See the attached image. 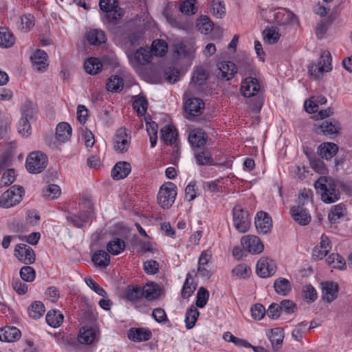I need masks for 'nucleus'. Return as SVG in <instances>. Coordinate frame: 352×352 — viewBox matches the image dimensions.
<instances>
[{
	"instance_id": "nucleus-36",
	"label": "nucleus",
	"mask_w": 352,
	"mask_h": 352,
	"mask_svg": "<svg viewBox=\"0 0 352 352\" xmlns=\"http://www.w3.org/2000/svg\"><path fill=\"white\" fill-rule=\"evenodd\" d=\"M102 67V64L97 58H88L84 63V68L87 73L91 75L97 74Z\"/></svg>"
},
{
	"instance_id": "nucleus-23",
	"label": "nucleus",
	"mask_w": 352,
	"mask_h": 352,
	"mask_svg": "<svg viewBox=\"0 0 352 352\" xmlns=\"http://www.w3.org/2000/svg\"><path fill=\"white\" fill-rule=\"evenodd\" d=\"M195 49L191 43L185 44L183 42H177L173 45V56L175 58H182L190 56Z\"/></svg>"
},
{
	"instance_id": "nucleus-51",
	"label": "nucleus",
	"mask_w": 352,
	"mask_h": 352,
	"mask_svg": "<svg viewBox=\"0 0 352 352\" xmlns=\"http://www.w3.org/2000/svg\"><path fill=\"white\" fill-rule=\"evenodd\" d=\"M146 131L150 138L151 146L154 147L157 140L158 126L156 122H146Z\"/></svg>"
},
{
	"instance_id": "nucleus-57",
	"label": "nucleus",
	"mask_w": 352,
	"mask_h": 352,
	"mask_svg": "<svg viewBox=\"0 0 352 352\" xmlns=\"http://www.w3.org/2000/svg\"><path fill=\"white\" fill-rule=\"evenodd\" d=\"M212 14L217 18H221L226 13V8L223 1H212L211 3Z\"/></svg>"
},
{
	"instance_id": "nucleus-22",
	"label": "nucleus",
	"mask_w": 352,
	"mask_h": 352,
	"mask_svg": "<svg viewBox=\"0 0 352 352\" xmlns=\"http://www.w3.org/2000/svg\"><path fill=\"white\" fill-rule=\"evenodd\" d=\"M131 170V165L126 162H119L111 170V177L116 180L122 179L128 176Z\"/></svg>"
},
{
	"instance_id": "nucleus-25",
	"label": "nucleus",
	"mask_w": 352,
	"mask_h": 352,
	"mask_svg": "<svg viewBox=\"0 0 352 352\" xmlns=\"http://www.w3.org/2000/svg\"><path fill=\"white\" fill-rule=\"evenodd\" d=\"M274 21L276 24L283 25L297 22V17L290 11L283 9L274 14Z\"/></svg>"
},
{
	"instance_id": "nucleus-16",
	"label": "nucleus",
	"mask_w": 352,
	"mask_h": 352,
	"mask_svg": "<svg viewBox=\"0 0 352 352\" xmlns=\"http://www.w3.org/2000/svg\"><path fill=\"white\" fill-rule=\"evenodd\" d=\"M204 109V103L203 100L197 98H190L185 104V110L188 113V119L199 116Z\"/></svg>"
},
{
	"instance_id": "nucleus-30",
	"label": "nucleus",
	"mask_w": 352,
	"mask_h": 352,
	"mask_svg": "<svg viewBox=\"0 0 352 352\" xmlns=\"http://www.w3.org/2000/svg\"><path fill=\"white\" fill-rule=\"evenodd\" d=\"M274 350L277 351L281 347L284 338V332L281 328H274L271 330L269 336Z\"/></svg>"
},
{
	"instance_id": "nucleus-8",
	"label": "nucleus",
	"mask_w": 352,
	"mask_h": 352,
	"mask_svg": "<svg viewBox=\"0 0 352 352\" xmlns=\"http://www.w3.org/2000/svg\"><path fill=\"white\" fill-rule=\"evenodd\" d=\"M232 214L235 228L241 233L246 232L250 225L248 213L240 206H236L233 208Z\"/></svg>"
},
{
	"instance_id": "nucleus-50",
	"label": "nucleus",
	"mask_w": 352,
	"mask_h": 352,
	"mask_svg": "<svg viewBox=\"0 0 352 352\" xmlns=\"http://www.w3.org/2000/svg\"><path fill=\"white\" fill-rule=\"evenodd\" d=\"M106 14L105 17L109 25H118L120 23V19L122 16V14L121 13V9L118 8V10H112L111 11H105Z\"/></svg>"
},
{
	"instance_id": "nucleus-44",
	"label": "nucleus",
	"mask_w": 352,
	"mask_h": 352,
	"mask_svg": "<svg viewBox=\"0 0 352 352\" xmlns=\"http://www.w3.org/2000/svg\"><path fill=\"white\" fill-rule=\"evenodd\" d=\"M196 162L199 166H208L212 163V157L208 149L204 150L195 154Z\"/></svg>"
},
{
	"instance_id": "nucleus-19",
	"label": "nucleus",
	"mask_w": 352,
	"mask_h": 352,
	"mask_svg": "<svg viewBox=\"0 0 352 352\" xmlns=\"http://www.w3.org/2000/svg\"><path fill=\"white\" fill-rule=\"evenodd\" d=\"M322 298L327 302L334 300L338 293V285L334 282L326 281L321 284Z\"/></svg>"
},
{
	"instance_id": "nucleus-40",
	"label": "nucleus",
	"mask_w": 352,
	"mask_h": 352,
	"mask_svg": "<svg viewBox=\"0 0 352 352\" xmlns=\"http://www.w3.org/2000/svg\"><path fill=\"white\" fill-rule=\"evenodd\" d=\"M274 287L278 294L286 296L291 290V284L286 278H280L275 280Z\"/></svg>"
},
{
	"instance_id": "nucleus-62",
	"label": "nucleus",
	"mask_w": 352,
	"mask_h": 352,
	"mask_svg": "<svg viewBox=\"0 0 352 352\" xmlns=\"http://www.w3.org/2000/svg\"><path fill=\"white\" fill-rule=\"evenodd\" d=\"M195 3V0H186L180 5L179 10L186 15L194 14L197 12Z\"/></svg>"
},
{
	"instance_id": "nucleus-9",
	"label": "nucleus",
	"mask_w": 352,
	"mask_h": 352,
	"mask_svg": "<svg viewBox=\"0 0 352 352\" xmlns=\"http://www.w3.org/2000/svg\"><path fill=\"white\" fill-rule=\"evenodd\" d=\"M276 265L274 261L267 257L261 258L256 264V274L262 278H267L274 274Z\"/></svg>"
},
{
	"instance_id": "nucleus-3",
	"label": "nucleus",
	"mask_w": 352,
	"mask_h": 352,
	"mask_svg": "<svg viewBox=\"0 0 352 352\" xmlns=\"http://www.w3.org/2000/svg\"><path fill=\"white\" fill-rule=\"evenodd\" d=\"M332 58L329 51H323L321 53L320 60L317 64H311L309 67V73L316 78H320L324 72H329L332 69Z\"/></svg>"
},
{
	"instance_id": "nucleus-55",
	"label": "nucleus",
	"mask_w": 352,
	"mask_h": 352,
	"mask_svg": "<svg viewBox=\"0 0 352 352\" xmlns=\"http://www.w3.org/2000/svg\"><path fill=\"white\" fill-rule=\"evenodd\" d=\"M209 295V292L206 288L199 287L197 294L196 305L199 308H203L207 303Z\"/></svg>"
},
{
	"instance_id": "nucleus-64",
	"label": "nucleus",
	"mask_w": 352,
	"mask_h": 352,
	"mask_svg": "<svg viewBox=\"0 0 352 352\" xmlns=\"http://www.w3.org/2000/svg\"><path fill=\"white\" fill-rule=\"evenodd\" d=\"M279 307L281 312L287 314H293L297 310L296 305L290 300H283L279 304Z\"/></svg>"
},
{
	"instance_id": "nucleus-18",
	"label": "nucleus",
	"mask_w": 352,
	"mask_h": 352,
	"mask_svg": "<svg viewBox=\"0 0 352 352\" xmlns=\"http://www.w3.org/2000/svg\"><path fill=\"white\" fill-rule=\"evenodd\" d=\"M31 60L34 69L38 72H43L48 67L47 54L45 52L38 50L31 56Z\"/></svg>"
},
{
	"instance_id": "nucleus-12",
	"label": "nucleus",
	"mask_w": 352,
	"mask_h": 352,
	"mask_svg": "<svg viewBox=\"0 0 352 352\" xmlns=\"http://www.w3.org/2000/svg\"><path fill=\"white\" fill-rule=\"evenodd\" d=\"M241 244L244 249L252 254H259L263 251L264 245L261 239L254 235H247L241 238Z\"/></svg>"
},
{
	"instance_id": "nucleus-26",
	"label": "nucleus",
	"mask_w": 352,
	"mask_h": 352,
	"mask_svg": "<svg viewBox=\"0 0 352 352\" xmlns=\"http://www.w3.org/2000/svg\"><path fill=\"white\" fill-rule=\"evenodd\" d=\"M72 129L67 122L59 123L56 129V138L60 143L67 142L72 136Z\"/></svg>"
},
{
	"instance_id": "nucleus-60",
	"label": "nucleus",
	"mask_w": 352,
	"mask_h": 352,
	"mask_svg": "<svg viewBox=\"0 0 352 352\" xmlns=\"http://www.w3.org/2000/svg\"><path fill=\"white\" fill-rule=\"evenodd\" d=\"M344 208L340 205H336L331 210L328 218L331 223H336L338 220L344 216Z\"/></svg>"
},
{
	"instance_id": "nucleus-5",
	"label": "nucleus",
	"mask_w": 352,
	"mask_h": 352,
	"mask_svg": "<svg viewBox=\"0 0 352 352\" xmlns=\"http://www.w3.org/2000/svg\"><path fill=\"white\" fill-rule=\"evenodd\" d=\"M47 157L41 151L32 152L27 157L25 166L30 173H41L47 166Z\"/></svg>"
},
{
	"instance_id": "nucleus-11",
	"label": "nucleus",
	"mask_w": 352,
	"mask_h": 352,
	"mask_svg": "<svg viewBox=\"0 0 352 352\" xmlns=\"http://www.w3.org/2000/svg\"><path fill=\"white\" fill-rule=\"evenodd\" d=\"M14 255L25 265L33 263L36 259L34 250L26 244H18L14 250Z\"/></svg>"
},
{
	"instance_id": "nucleus-21",
	"label": "nucleus",
	"mask_w": 352,
	"mask_h": 352,
	"mask_svg": "<svg viewBox=\"0 0 352 352\" xmlns=\"http://www.w3.org/2000/svg\"><path fill=\"white\" fill-rule=\"evenodd\" d=\"M151 336L149 330L143 328H131L127 333L128 338L133 342L147 341Z\"/></svg>"
},
{
	"instance_id": "nucleus-24",
	"label": "nucleus",
	"mask_w": 352,
	"mask_h": 352,
	"mask_svg": "<svg viewBox=\"0 0 352 352\" xmlns=\"http://www.w3.org/2000/svg\"><path fill=\"white\" fill-rule=\"evenodd\" d=\"M21 332L15 327H6L0 329V340L11 342L19 340Z\"/></svg>"
},
{
	"instance_id": "nucleus-6",
	"label": "nucleus",
	"mask_w": 352,
	"mask_h": 352,
	"mask_svg": "<svg viewBox=\"0 0 352 352\" xmlns=\"http://www.w3.org/2000/svg\"><path fill=\"white\" fill-rule=\"evenodd\" d=\"M24 193L23 187L13 186L3 192L0 197V206L3 208H10L19 204Z\"/></svg>"
},
{
	"instance_id": "nucleus-53",
	"label": "nucleus",
	"mask_w": 352,
	"mask_h": 352,
	"mask_svg": "<svg viewBox=\"0 0 352 352\" xmlns=\"http://www.w3.org/2000/svg\"><path fill=\"white\" fill-rule=\"evenodd\" d=\"M21 117H26L28 120L32 119L36 113V105L30 101H27L21 107Z\"/></svg>"
},
{
	"instance_id": "nucleus-4",
	"label": "nucleus",
	"mask_w": 352,
	"mask_h": 352,
	"mask_svg": "<svg viewBox=\"0 0 352 352\" xmlns=\"http://www.w3.org/2000/svg\"><path fill=\"white\" fill-rule=\"evenodd\" d=\"M129 63L135 71L140 70L141 67L147 65L152 60L151 50L147 47H140L135 52H127Z\"/></svg>"
},
{
	"instance_id": "nucleus-1",
	"label": "nucleus",
	"mask_w": 352,
	"mask_h": 352,
	"mask_svg": "<svg viewBox=\"0 0 352 352\" xmlns=\"http://www.w3.org/2000/svg\"><path fill=\"white\" fill-rule=\"evenodd\" d=\"M314 186L316 192L320 194L321 200L325 204H332L340 199V191L336 188L335 181L331 177H320Z\"/></svg>"
},
{
	"instance_id": "nucleus-45",
	"label": "nucleus",
	"mask_w": 352,
	"mask_h": 352,
	"mask_svg": "<svg viewBox=\"0 0 352 352\" xmlns=\"http://www.w3.org/2000/svg\"><path fill=\"white\" fill-rule=\"evenodd\" d=\"M45 313V307L41 301H35L28 309L30 317L34 319H38Z\"/></svg>"
},
{
	"instance_id": "nucleus-42",
	"label": "nucleus",
	"mask_w": 352,
	"mask_h": 352,
	"mask_svg": "<svg viewBox=\"0 0 352 352\" xmlns=\"http://www.w3.org/2000/svg\"><path fill=\"white\" fill-rule=\"evenodd\" d=\"M142 295L149 300L157 298L159 296L157 286L153 283L146 284L142 288Z\"/></svg>"
},
{
	"instance_id": "nucleus-41",
	"label": "nucleus",
	"mask_w": 352,
	"mask_h": 352,
	"mask_svg": "<svg viewBox=\"0 0 352 352\" xmlns=\"http://www.w3.org/2000/svg\"><path fill=\"white\" fill-rule=\"evenodd\" d=\"M46 321L50 326L58 327L63 321V316L58 311H50L46 315Z\"/></svg>"
},
{
	"instance_id": "nucleus-58",
	"label": "nucleus",
	"mask_w": 352,
	"mask_h": 352,
	"mask_svg": "<svg viewBox=\"0 0 352 352\" xmlns=\"http://www.w3.org/2000/svg\"><path fill=\"white\" fill-rule=\"evenodd\" d=\"M142 34L140 32H135L131 33L125 38L124 45L126 48L137 46L139 45V41L141 39Z\"/></svg>"
},
{
	"instance_id": "nucleus-46",
	"label": "nucleus",
	"mask_w": 352,
	"mask_h": 352,
	"mask_svg": "<svg viewBox=\"0 0 352 352\" xmlns=\"http://www.w3.org/2000/svg\"><path fill=\"white\" fill-rule=\"evenodd\" d=\"M60 188L58 185H48L43 190V197L46 199L52 200L58 198L60 195Z\"/></svg>"
},
{
	"instance_id": "nucleus-7",
	"label": "nucleus",
	"mask_w": 352,
	"mask_h": 352,
	"mask_svg": "<svg viewBox=\"0 0 352 352\" xmlns=\"http://www.w3.org/2000/svg\"><path fill=\"white\" fill-rule=\"evenodd\" d=\"M340 124L335 120H323L321 123L315 124L314 126L315 133L331 138L336 137L340 133Z\"/></svg>"
},
{
	"instance_id": "nucleus-2",
	"label": "nucleus",
	"mask_w": 352,
	"mask_h": 352,
	"mask_svg": "<svg viewBox=\"0 0 352 352\" xmlns=\"http://www.w3.org/2000/svg\"><path fill=\"white\" fill-rule=\"evenodd\" d=\"M176 196V186L172 182H167L160 188L157 195L158 204L162 208L168 209L175 202Z\"/></svg>"
},
{
	"instance_id": "nucleus-31",
	"label": "nucleus",
	"mask_w": 352,
	"mask_h": 352,
	"mask_svg": "<svg viewBox=\"0 0 352 352\" xmlns=\"http://www.w3.org/2000/svg\"><path fill=\"white\" fill-rule=\"evenodd\" d=\"M15 43L12 33L6 28H0V47H11Z\"/></svg>"
},
{
	"instance_id": "nucleus-49",
	"label": "nucleus",
	"mask_w": 352,
	"mask_h": 352,
	"mask_svg": "<svg viewBox=\"0 0 352 352\" xmlns=\"http://www.w3.org/2000/svg\"><path fill=\"white\" fill-rule=\"evenodd\" d=\"M34 25V17L31 14L21 16L18 24L19 29L25 32L29 31Z\"/></svg>"
},
{
	"instance_id": "nucleus-10",
	"label": "nucleus",
	"mask_w": 352,
	"mask_h": 352,
	"mask_svg": "<svg viewBox=\"0 0 352 352\" xmlns=\"http://www.w3.org/2000/svg\"><path fill=\"white\" fill-rule=\"evenodd\" d=\"M113 142L117 152L122 153L127 151L131 144V136L126 129L120 128L116 131Z\"/></svg>"
},
{
	"instance_id": "nucleus-47",
	"label": "nucleus",
	"mask_w": 352,
	"mask_h": 352,
	"mask_svg": "<svg viewBox=\"0 0 352 352\" xmlns=\"http://www.w3.org/2000/svg\"><path fill=\"white\" fill-rule=\"evenodd\" d=\"M198 30L204 34L210 32L213 28V23L206 16L201 17L197 23Z\"/></svg>"
},
{
	"instance_id": "nucleus-13",
	"label": "nucleus",
	"mask_w": 352,
	"mask_h": 352,
	"mask_svg": "<svg viewBox=\"0 0 352 352\" xmlns=\"http://www.w3.org/2000/svg\"><path fill=\"white\" fill-rule=\"evenodd\" d=\"M290 214L294 221L300 226H306L311 221V216L303 206H292L290 209Z\"/></svg>"
},
{
	"instance_id": "nucleus-54",
	"label": "nucleus",
	"mask_w": 352,
	"mask_h": 352,
	"mask_svg": "<svg viewBox=\"0 0 352 352\" xmlns=\"http://www.w3.org/2000/svg\"><path fill=\"white\" fill-rule=\"evenodd\" d=\"M22 280L26 282H32L36 277L35 270L30 266H23L19 272Z\"/></svg>"
},
{
	"instance_id": "nucleus-59",
	"label": "nucleus",
	"mask_w": 352,
	"mask_h": 352,
	"mask_svg": "<svg viewBox=\"0 0 352 352\" xmlns=\"http://www.w3.org/2000/svg\"><path fill=\"white\" fill-rule=\"evenodd\" d=\"M133 107L137 111L138 116H142L146 111L148 102L145 98L140 97L133 102Z\"/></svg>"
},
{
	"instance_id": "nucleus-39",
	"label": "nucleus",
	"mask_w": 352,
	"mask_h": 352,
	"mask_svg": "<svg viewBox=\"0 0 352 352\" xmlns=\"http://www.w3.org/2000/svg\"><path fill=\"white\" fill-rule=\"evenodd\" d=\"M151 53L157 56H164L168 50V45L164 41L161 39L155 40L151 46Z\"/></svg>"
},
{
	"instance_id": "nucleus-34",
	"label": "nucleus",
	"mask_w": 352,
	"mask_h": 352,
	"mask_svg": "<svg viewBox=\"0 0 352 352\" xmlns=\"http://www.w3.org/2000/svg\"><path fill=\"white\" fill-rule=\"evenodd\" d=\"M195 272H188L186 275V278L182 290V296L184 298H189L195 291L196 285L194 284L192 280V274Z\"/></svg>"
},
{
	"instance_id": "nucleus-17",
	"label": "nucleus",
	"mask_w": 352,
	"mask_h": 352,
	"mask_svg": "<svg viewBox=\"0 0 352 352\" xmlns=\"http://www.w3.org/2000/svg\"><path fill=\"white\" fill-rule=\"evenodd\" d=\"M217 66L219 69L218 77L226 80L232 78L238 70L235 64L230 61L221 62Z\"/></svg>"
},
{
	"instance_id": "nucleus-32",
	"label": "nucleus",
	"mask_w": 352,
	"mask_h": 352,
	"mask_svg": "<svg viewBox=\"0 0 352 352\" xmlns=\"http://www.w3.org/2000/svg\"><path fill=\"white\" fill-rule=\"evenodd\" d=\"M91 260L96 265L104 268L109 264L110 256L104 250H98L93 254Z\"/></svg>"
},
{
	"instance_id": "nucleus-52",
	"label": "nucleus",
	"mask_w": 352,
	"mask_h": 352,
	"mask_svg": "<svg viewBox=\"0 0 352 352\" xmlns=\"http://www.w3.org/2000/svg\"><path fill=\"white\" fill-rule=\"evenodd\" d=\"M302 298L307 302H313L317 298V292L311 285H306L302 289Z\"/></svg>"
},
{
	"instance_id": "nucleus-28",
	"label": "nucleus",
	"mask_w": 352,
	"mask_h": 352,
	"mask_svg": "<svg viewBox=\"0 0 352 352\" xmlns=\"http://www.w3.org/2000/svg\"><path fill=\"white\" fill-rule=\"evenodd\" d=\"M338 146L333 142H325L320 144L318 152L319 155L324 159L329 160L333 157L338 152Z\"/></svg>"
},
{
	"instance_id": "nucleus-33",
	"label": "nucleus",
	"mask_w": 352,
	"mask_h": 352,
	"mask_svg": "<svg viewBox=\"0 0 352 352\" xmlns=\"http://www.w3.org/2000/svg\"><path fill=\"white\" fill-rule=\"evenodd\" d=\"M96 339V333L93 328L82 327L78 335V341L81 344H91Z\"/></svg>"
},
{
	"instance_id": "nucleus-61",
	"label": "nucleus",
	"mask_w": 352,
	"mask_h": 352,
	"mask_svg": "<svg viewBox=\"0 0 352 352\" xmlns=\"http://www.w3.org/2000/svg\"><path fill=\"white\" fill-rule=\"evenodd\" d=\"M19 133L23 137H28L31 133V126L26 117H21L18 126Z\"/></svg>"
},
{
	"instance_id": "nucleus-20",
	"label": "nucleus",
	"mask_w": 352,
	"mask_h": 352,
	"mask_svg": "<svg viewBox=\"0 0 352 352\" xmlns=\"http://www.w3.org/2000/svg\"><path fill=\"white\" fill-rule=\"evenodd\" d=\"M207 135L201 129L192 130L188 135V141L193 147L200 148L206 143Z\"/></svg>"
},
{
	"instance_id": "nucleus-63",
	"label": "nucleus",
	"mask_w": 352,
	"mask_h": 352,
	"mask_svg": "<svg viewBox=\"0 0 352 352\" xmlns=\"http://www.w3.org/2000/svg\"><path fill=\"white\" fill-rule=\"evenodd\" d=\"M250 272V268L245 264L238 265L232 270L233 275L240 278H247Z\"/></svg>"
},
{
	"instance_id": "nucleus-43",
	"label": "nucleus",
	"mask_w": 352,
	"mask_h": 352,
	"mask_svg": "<svg viewBox=\"0 0 352 352\" xmlns=\"http://www.w3.org/2000/svg\"><path fill=\"white\" fill-rule=\"evenodd\" d=\"M199 315V311L194 306L190 307L187 310L185 316V322L188 329H192L195 325Z\"/></svg>"
},
{
	"instance_id": "nucleus-35",
	"label": "nucleus",
	"mask_w": 352,
	"mask_h": 352,
	"mask_svg": "<svg viewBox=\"0 0 352 352\" xmlns=\"http://www.w3.org/2000/svg\"><path fill=\"white\" fill-rule=\"evenodd\" d=\"M87 38L88 41L94 45H99L106 42V36L104 32L100 30H92L87 33Z\"/></svg>"
},
{
	"instance_id": "nucleus-38",
	"label": "nucleus",
	"mask_w": 352,
	"mask_h": 352,
	"mask_svg": "<svg viewBox=\"0 0 352 352\" xmlns=\"http://www.w3.org/2000/svg\"><path fill=\"white\" fill-rule=\"evenodd\" d=\"M123 87V79L117 75L111 76L106 84L107 89L111 92H119L122 90Z\"/></svg>"
},
{
	"instance_id": "nucleus-37",
	"label": "nucleus",
	"mask_w": 352,
	"mask_h": 352,
	"mask_svg": "<svg viewBox=\"0 0 352 352\" xmlns=\"http://www.w3.org/2000/svg\"><path fill=\"white\" fill-rule=\"evenodd\" d=\"M124 248V241L119 238H114L109 241L107 245L108 252L113 255L119 254Z\"/></svg>"
},
{
	"instance_id": "nucleus-27",
	"label": "nucleus",
	"mask_w": 352,
	"mask_h": 352,
	"mask_svg": "<svg viewBox=\"0 0 352 352\" xmlns=\"http://www.w3.org/2000/svg\"><path fill=\"white\" fill-rule=\"evenodd\" d=\"M160 133L161 139L164 142L169 144H175L174 147L176 148L175 152H177L179 148L177 144H176L177 136L176 131L174 130L171 126L166 125L161 129Z\"/></svg>"
},
{
	"instance_id": "nucleus-15",
	"label": "nucleus",
	"mask_w": 352,
	"mask_h": 352,
	"mask_svg": "<svg viewBox=\"0 0 352 352\" xmlns=\"http://www.w3.org/2000/svg\"><path fill=\"white\" fill-rule=\"evenodd\" d=\"M259 89V82L255 78L247 77L241 83V91L245 97L254 96Z\"/></svg>"
},
{
	"instance_id": "nucleus-56",
	"label": "nucleus",
	"mask_w": 352,
	"mask_h": 352,
	"mask_svg": "<svg viewBox=\"0 0 352 352\" xmlns=\"http://www.w3.org/2000/svg\"><path fill=\"white\" fill-rule=\"evenodd\" d=\"M237 68L244 75L252 74L254 70L253 61L251 58L245 57L241 60Z\"/></svg>"
},
{
	"instance_id": "nucleus-14",
	"label": "nucleus",
	"mask_w": 352,
	"mask_h": 352,
	"mask_svg": "<svg viewBox=\"0 0 352 352\" xmlns=\"http://www.w3.org/2000/svg\"><path fill=\"white\" fill-rule=\"evenodd\" d=\"M255 226L259 233L266 234L272 227V222L270 217L267 212H258L255 218Z\"/></svg>"
},
{
	"instance_id": "nucleus-29",
	"label": "nucleus",
	"mask_w": 352,
	"mask_h": 352,
	"mask_svg": "<svg viewBox=\"0 0 352 352\" xmlns=\"http://www.w3.org/2000/svg\"><path fill=\"white\" fill-rule=\"evenodd\" d=\"M124 298L131 302H138L142 298V287L137 285H128L124 291Z\"/></svg>"
},
{
	"instance_id": "nucleus-48",
	"label": "nucleus",
	"mask_w": 352,
	"mask_h": 352,
	"mask_svg": "<svg viewBox=\"0 0 352 352\" xmlns=\"http://www.w3.org/2000/svg\"><path fill=\"white\" fill-rule=\"evenodd\" d=\"M265 41L268 44H274L278 42L280 34L275 28H266L263 32Z\"/></svg>"
}]
</instances>
